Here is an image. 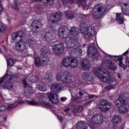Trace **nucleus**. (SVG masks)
Segmentation results:
<instances>
[{
  "instance_id": "nucleus-30",
  "label": "nucleus",
  "mask_w": 129,
  "mask_h": 129,
  "mask_svg": "<svg viewBox=\"0 0 129 129\" xmlns=\"http://www.w3.org/2000/svg\"><path fill=\"white\" fill-rule=\"evenodd\" d=\"M83 76L85 79L88 81H92V80L94 79V78L91 76V74L90 73H86L84 74Z\"/></svg>"
},
{
  "instance_id": "nucleus-36",
  "label": "nucleus",
  "mask_w": 129,
  "mask_h": 129,
  "mask_svg": "<svg viewBox=\"0 0 129 129\" xmlns=\"http://www.w3.org/2000/svg\"><path fill=\"white\" fill-rule=\"evenodd\" d=\"M5 58L7 61V66L9 67V66H13L14 65V63H15V61L13 59V58H10L7 57V56H5Z\"/></svg>"
},
{
  "instance_id": "nucleus-4",
  "label": "nucleus",
  "mask_w": 129,
  "mask_h": 129,
  "mask_svg": "<svg viewBox=\"0 0 129 129\" xmlns=\"http://www.w3.org/2000/svg\"><path fill=\"white\" fill-rule=\"evenodd\" d=\"M46 95L42 93H39L36 98H34L31 100H28L27 103L29 105L33 106H38V105H42V106H51V104L45 97Z\"/></svg>"
},
{
  "instance_id": "nucleus-16",
  "label": "nucleus",
  "mask_w": 129,
  "mask_h": 129,
  "mask_svg": "<svg viewBox=\"0 0 129 129\" xmlns=\"http://www.w3.org/2000/svg\"><path fill=\"white\" fill-rule=\"evenodd\" d=\"M46 96L51 103H53V104H58L59 103L58 95H56V94L48 93Z\"/></svg>"
},
{
  "instance_id": "nucleus-57",
  "label": "nucleus",
  "mask_w": 129,
  "mask_h": 129,
  "mask_svg": "<svg viewBox=\"0 0 129 129\" xmlns=\"http://www.w3.org/2000/svg\"><path fill=\"white\" fill-rule=\"evenodd\" d=\"M3 12V6L2 4L0 3V14Z\"/></svg>"
},
{
  "instance_id": "nucleus-22",
  "label": "nucleus",
  "mask_w": 129,
  "mask_h": 129,
  "mask_svg": "<svg viewBox=\"0 0 129 129\" xmlns=\"http://www.w3.org/2000/svg\"><path fill=\"white\" fill-rule=\"evenodd\" d=\"M44 39L46 42H52V41L55 40V36L51 32H47L44 35Z\"/></svg>"
},
{
  "instance_id": "nucleus-39",
  "label": "nucleus",
  "mask_w": 129,
  "mask_h": 129,
  "mask_svg": "<svg viewBox=\"0 0 129 129\" xmlns=\"http://www.w3.org/2000/svg\"><path fill=\"white\" fill-rule=\"evenodd\" d=\"M119 100L120 101L121 104H123V105H125L126 104V100L127 99L124 97V96L121 95L119 96L118 98Z\"/></svg>"
},
{
  "instance_id": "nucleus-48",
  "label": "nucleus",
  "mask_w": 129,
  "mask_h": 129,
  "mask_svg": "<svg viewBox=\"0 0 129 129\" xmlns=\"http://www.w3.org/2000/svg\"><path fill=\"white\" fill-rule=\"evenodd\" d=\"M3 120H7V116H5L4 117H0V126L2 125V121Z\"/></svg>"
},
{
  "instance_id": "nucleus-12",
  "label": "nucleus",
  "mask_w": 129,
  "mask_h": 129,
  "mask_svg": "<svg viewBox=\"0 0 129 129\" xmlns=\"http://www.w3.org/2000/svg\"><path fill=\"white\" fill-rule=\"evenodd\" d=\"M27 48V43L24 40H17L15 44V49L19 52L25 51Z\"/></svg>"
},
{
  "instance_id": "nucleus-20",
  "label": "nucleus",
  "mask_w": 129,
  "mask_h": 129,
  "mask_svg": "<svg viewBox=\"0 0 129 129\" xmlns=\"http://www.w3.org/2000/svg\"><path fill=\"white\" fill-rule=\"evenodd\" d=\"M23 36H24V32L22 31H19L12 34V39L14 41H16V42L17 41H21V40H24Z\"/></svg>"
},
{
  "instance_id": "nucleus-37",
  "label": "nucleus",
  "mask_w": 129,
  "mask_h": 129,
  "mask_svg": "<svg viewBox=\"0 0 129 129\" xmlns=\"http://www.w3.org/2000/svg\"><path fill=\"white\" fill-rule=\"evenodd\" d=\"M118 111L120 113L124 114V113H126L127 111H128V109L126 107L124 106H122L119 107Z\"/></svg>"
},
{
  "instance_id": "nucleus-42",
  "label": "nucleus",
  "mask_w": 129,
  "mask_h": 129,
  "mask_svg": "<svg viewBox=\"0 0 129 129\" xmlns=\"http://www.w3.org/2000/svg\"><path fill=\"white\" fill-rule=\"evenodd\" d=\"M27 44L30 46V47H33L34 45H35V42L33 40H32L31 39H28L27 41Z\"/></svg>"
},
{
  "instance_id": "nucleus-31",
  "label": "nucleus",
  "mask_w": 129,
  "mask_h": 129,
  "mask_svg": "<svg viewBox=\"0 0 129 129\" xmlns=\"http://www.w3.org/2000/svg\"><path fill=\"white\" fill-rule=\"evenodd\" d=\"M64 16L68 20H73L74 19V15L70 11L66 12Z\"/></svg>"
},
{
  "instance_id": "nucleus-9",
  "label": "nucleus",
  "mask_w": 129,
  "mask_h": 129,
  "mask_svg": "<svg viewBox=\"0 0 129 129\" xmlns=\"http://www.w3.org/2000/svg\"><path fill=\"white\" fill-rule=\"evenodd\" d=\"M107 12L106 9L100 5H96L93 9V15L95 19H101L103 15Z\"/></svg>"
},
{
  "instance_id": "nucleus-60",
  "label": "nucleus",
  "mask_w": 129,
  "mask_h": 129,
  "mask_svg": "<svg viewBox=\"0 0 129 129\" xmlns=\"http://www.w3.org/2000/svg\"><path fill=\"white\" fill-rule=\"evenodd\" d=\"M23 102H23V101H19V102H18V104H22V103H23Z\"/></svg>"
},
{
  "instance_id": "nucleus-46",
  "label": "nucleus",
  "mask_w": 129,
  "mask_h": 129,
  "mask_svg": "<svg viewBox=\"0 0 129 129\" xmlns=\"http://www.w3.org/2000/svg\"><path fill=\"white\" fill-rule=\"evenodd\" d=\"M82 106H80L77 108L75 109L74 111L75 112H81L82 111Z\"/></svg>"
},
{
  "instance_id": "nucleus-3",
  "label": "nucleus",
  "mask_w": 129,
  "mask_h": 129,
  "mask_svg": "<svg viewBox=\"0 0 129 129\" xmlns=\"http://www.w3.org/2000/svg\"><path fill=\"white\" fill-rule=\"evenodd\" d=\"M95 75L101 80L103 82H107V83H112L114 81L113 78L109 76V72L105 69L95 67L93 70Z\"/></svg>"
},
{
  "instance_id": "nucleus-6",
  "label": "nucleus",
  "mask_w": 129,
  "mask_h": 129,
  "mask_svg": "<svg viewBox=\"0 0 129 129\" xmlns=\"http://www.w3.org/2000/svg\"><path fill=\"white\" fill-rule=\"evenodd\" d=\"M66 39L65 42L68 49H75V52L80 55L82 53V50L79 47L80 44L77 40L69 37H67Z\"/></svg>"
},
{
  "instance_id": "nucleus-29",
  "label": "nucleus",
  "mask_w": 129,
  "mask_h": 129,
  "mask_svg": "<svg viewBox=\"0 0 129 129\" xmlns=\"http://www.w3.org/2000/svg\"><path fill=\"white\" fill-rule=\"evenodd\" d=\"M78 66V61L75 58L72 57L70 67L71 68H76Z\"/></svg>"
},
{
  "instance_id": "nucleus-50",
  "label": "nucleus",
  "mask_w": 129,
  "mask_h": 129,
  "mask_svg": "<svg viewBox=\"0 0 129 129\" xmlns=\"http://www.w3.org/2000/svg\"><path fill=\"white\" fill-rule=\"evenodd\" d=\"M113 88H114V86L112 85H109L106 87V89H108L109 90H110V89H113Z\"/></svg>"
},
{
  "instance_id": "nucleus-49",
  "label": "nucleus",
  "mask_w": 129,
  "mask_h": 129,
  "mask_svg": "<svg viewBox=\"0 0 129 129\" xmlns=\"http://www.w3.org/2000/svg\"><path fill=\"white\" fill-rule=\"evenodd\" d=\"M121 103L120 102V101L119 100H116L115 101V105H116V106H118L119 107V105H120V104Z\"/></svg>"
},
{
  "instance_id": "nucleus-2",
  "label": "nucleus",
  "mask_w": 129,
  "mask_h": 129,
  "mask_svg": "<svg viewBox=\"0 0 129 129\" xmlns=\"http://www.w3.org/2000/svg\"><path fill=\"white\" fill-rule=\"evenodd\" d=\"M79 34V29L77 27H73L70 31L67 27H61L58 31V36L61 39L70 38L75 39Z\"/></svg>"
},
{
  "instance_id": "nucleus-59",
  "label": "nucleus",
  "mask_w": 129,
  "mask_h": 129,
  "mask_svg": "<svg viewBox=\"0 0 129 129\" xmlns=\"http://www.w3.org/2000/svg\"><path fill=\"white\" fill-rule=\"evenodd\" d=\"M14 9H17L18 8V5L17 4V3H15V6L13 7Z\"/></svg>"
},
{
  "instance_id": "nucleus-55",
  "label": "nucleus",
  "mask_w": 129,
  "mask_h": 129,
  "mask_svg": "<svg viewBox=\"0 0 129 129\" xmlns=\"http://www.w3.org/2000/svg\"><path fill=\"white\" fill-rule=\"evenodd\" d=\"M57 117L59 119V120L60 121V122H62V120H63V118L61 116H57Z\"/></svg>"
},
{
  "instance_id": "nucleus-27",
  "label": "nucleus",
  "mask_w": 129,
  "mask_h": 129,
  "mask_svg": "<svg viewBox=\"0 0 129 129\" xmlns=\"http://www.w3.org/2000/svg\"><path fill=\"white\" fill-rule=\"evenodd\" d=\"M121 10L123 14L129 15V4H124L122 5Z\"/></svg>"
},
{
  "instance_id": "nucleus-53",
  "label": "nucleus",
  "mask_w": 129,
  "mask_h": 129,
  "mask_svg": "<svg viewBox=\"0 0 129 129\" xmlns=\"http://www.w3.org/2000/svg\"><path fill=\"white\" fill-rule=\"evenodd\" d=\"M126 65L129 68V58H127L126 60Z\"/></svg>"
},
{
  "instance_id": "nucleus-51",
  "label": "nucleus",
  "mask_w": 129,
  "mask_h": 129,
  "mask_svg": "<svg viewBox=\"0 0 129 129\" xmlns=\"http://www.w3.org/2000/svg\"><path fill=\"white\" fill-rule=\"evenodd\" d=\"M23 85L24 87H28L29 86V84L27 83V82H26V80H24L23 81Z\"/></svg>"
},
{
  "instance_id": "nucleus-33",
  "label": "nucleus",
  "mask_w": 129,
  "mask_h": 129,
  "mask_svg": "<svg viewBox=\"0 0 129 129\" xmlns=\"http://www.w3.org/2000/svg\"><path fill=\"white\" fill-rule=\"evenodd\" d=\"M107 56L111 58V59H112V60H114L115 61H120V62H121V61L123 60V57H122V56H113L109 54H107Z\"/></svg>"
},
{
  "instance_id": "nucleus-5",
  "label": "nucleus",
  "mask_w": 129,
  "mask_h": 129,
  "mask_svg": "<svg viewBox=\"0 0 129 129\" xmlns=\"http://www.w3.org/2000/svg\"><path fill=\"white\" fill-rule=\"evenodd\" d=\"M40 55L42 56V60L38 57L34 58L35 64L36 67H40V66H42L43 64L44 65H48V62H49V57L48 56L49 54L48 53V49H47L46 47H44L41 50Z\"/></svg>"
},
{
  "instance_id": "nucleus-40",
  "label": "nucleus",
  "mask_w": 129,
  "mask_h": 129,
  "mask_svg": "<svg viewBox=\"0 0 129 129\" xmlns=\"http://www.w3.org/2000/svg\"><path fill=\"white\" fill-rule=\"evenodd\" d=\"M39 79L40 77L33 76L30 78V79H29V81L31 82V83H35V82H36V81H37V80H39Z\"/></svg>"
},
{
  "instance_id": "nucleus-25",
  "label": "nucleus",
  "mask_w": 129,
  "mask_h": 129,
  "mask_svg": "<svg viewBox=\"0 0 129 129\" xmlns=\"http://www.w3.org/2000/svg\"><path fill=\"white\" fill-rule=\"evenodd\" d=\"M72 58V57H67L63 59L62 64L64 67H66V68L70 67Z\"/></svg>"
},
{
  "instance_id": "nucleus-18",
  "label": "nucleus",
  "mask_w": 129,
  "mask_h": 129,
  "mask_svg": "<svg viewBox=\"0 0 129 129\" xmlns=\"http://www.w3.org/2000/svg\"><path fill=\"white\" fill-rule=\"evenodd\" d=\"M91 121L96 124H101L103 122L102 116L99 114H96L91 118Z\"/></svg>"
},
{
  "instance_id": "nucleus-13",
  "label": "nucleus",
  "mask_w": 129,
  "mask_h": 129,
  "mask_svg": "<svg viewBox=\"0 0 129 129\" xmlns=\"http://www.w3.org/2000/svg\"><path fill=\"white\" fill-rule=\"evenodd\" d=\"M87 54L90 57H93L95 59H97L98 53H97V49L94 45H90L88 47Z\"/></svg>"
},
{
  "instance_id": "nucleus-54",
  "label": "nucleus",
  "mask_w": 129,
  "mask_h": 129,
  "mask_svg": "<svg viewBox=\"0 0 129 129\" xmlns=\"http://www.w3.org/2000/svg\"><path fill=\"white\" fill-rule=\"evenodd\" d=\"M67 100V98H66V97H61L60 98L61 101H66Z\"/></svg>"
},
{
  "instance_id": "nucleus-15",
  "label": "nucleus",
  "mask_w": 129,
  "mask_h": 129,
  "mask_svg": "<svg viewBox=\"0 0 129 129\" xmlns=\"http://www.w3.org/2000/svg\"><path fill=\"white\" fill-rule=\"evenodd\" d=\"M50 89L52 92L59 93V91L60 90H65V89H66V87L55 83L51 84Z\"/></svg>"
},
{
  "instance_id": "nucleus-24",
  "label": "nucleus",
  "mask_w": 129,
  "mask_h": 129,
  "mask_svg": "<svg viewBox=\"0 0 129 129\" xmlns=\"http://www.w3.org/2000/svg\"><path fill=\"white\" fill-rule=\"evenodd\" d=\"M116 20L117 23L120 25L123 24V22H124V17H123L122 13H116Z\"/></svg>"
},
{
  "instance_id": "nucleus-38",
  "label": "nucleus",
  "mask_w": 129,
  "mask_h": 129,
  "mask_svg": "<svg viewBox=\"0 0 129 129\" xmlns=\"http://www.w3.org/2000/svg\"><path fill=\"white\" fill-rule=\"evenodd\" d=\"M44 79L46 82H50L53 80V76L51 74L47 73L44 77Z\"/></svg>"
},
{
  "instance_id": "nucleus-1",
  "label": "nucleus",
  "mask_w": 129,
  "mask_h": 129,
  "mask_svg": "<svg viewBox=\"0 0 129 129\" xmlns=\"http://www.w3.org/2000/svg\"><path fill=\"white\" fill-rule=\"evenodd\" d=\"M84 20H85V15L81 14L79 18V21H80L81 23H83L80 27L81 32L87 39H88L95 35L96 29L94 26L87 27V24L84 22Z\"/></svg>"
},
{
  "instance_id": "nucleus-52",
  "label": "nucleus",
  "mask_w": 129,
  "mask_h": 129,
  "mask_svg": "<svg viewBox=\"0 0 129 129\" xmlns=\"http://www.w3.org/2000/svg\"><path fill=\"white\" fill-rule=\"evenodd\" d=\"M117 128V126L115 125H113L112 126H110V129H116Z\"/></svg>"
},
{
  "instance_id": "nucleus-35",
  "label": "nucleus",
  "mask_w": 129,
  "mask_h": 129,
  "mask_svg": "<svg viewBox=\"0 0 129 129\" xmlns=\"http://www.w3.org/2000/svg\"><path fill=\"white\" fill-rule=\"evenodd\" d=\"M34 90H33V88L32 87H29L28 88L27 91V97L30 98L32 99V96H34Z\"/></svg>"
},
{
  "instance_id": "nucleus-45",
  "label": "nucleus",
  "mask_w": 129,
  "mask_h": 129,
  "mask_svg": "<svg viewBox=\"0 0 129 129\" xmlns=\"http://www.w3.org/2000/svg\"><path fill=\"white\" fill-rule=\"evenodd\" d=\"M6 106L4 105H0V113H2V112H5L6 111Z\"/></svg>"
},
{
  "instance_id": "nucleus-56",
  "label": "nucleus",
  "mask_w": 129,
  "mask_h": 129,
  "mask_svg": "<svg viewBox=\"0 0 129 129\" xmlns=\"http://www.w3.org/2000/svg\"><path fill=\"white\" fill-rule=\"evenodd\" d=\"M64 112H66L67 113H68L69 111H70V108H67L64 110Z\"/></svg>"
},
{
  "instance_id": "nucleus-28",
  "label": "nucleus",
  "mask_w": 129,
  "mask_h": 129,
  "mask_svg": "<svg viewBox=\"0 0 129 129\" xmlns=\"http://www.w3.org/2000/svg\"><path fill=\"white\" fill-rule=\"evenodd\" d=\"M111 120L113 123L118 124V123H120V121H121V118L119 115H115L113 116Z\"/></svg>"
},
{
  "instance_id": "nucleus-61",
  "label": "nucleus",
  "mask_w": 129,
  "mask_h": 129,
  "mask_svg": "<svg viewBox=\"0 0 129 129\" xmlns=\"http://www.w3.org/2000/svg\"><path fill=\"white\" fill-rule=\"evenodd\" d=\"M36 2H42V0H35Z\"/></svg>"
},
{
  "instance_id": "nucleus-17",
  "label": "nucleus",
  "mask_w": 129,
  "mask_h": 129,
  "mask_svg": "<svg viewBox=\"0 0 129 129\" xmlns=\"http://www.w3.org/2000/svg\"><path fill=\"white\" fill-rule=\"evenodd\" d=\"M102 64L107 66L110 70H116L117 69L116 65L114 64V62L111 60H103Z\"/></svg>"
},
{
  "instance_id": "nucleus-58",
  "label": "nucleus",
  "mask_w": 129,
  "mask_h": 129,
  "mask_svg": "<svg viewBox=\"0 0 129 129\" xmlns=\"http://www.w3.org/2000/svg\"><path fill=\"white\" fill-rule=\"evenodd\" d=\"M128 50H126L124 53H123V54H122V55L123 56V55H126L127 54H128Z\"/></svg>"
},
{
  "instance_id": "nucleus-64",
  "label": "nucleus",
  "mask_w": 129,
  "mask_h": 129,
  "mask_svg": "<svg viewBox=\"0 0 129 129\" xmlns=\"http://www.w3.org/2000/svg\"><path fill=\"white\" fill-rule=\"evenodd\" d=\"M5 52H4L3 53H6L7 52V49L6 48L5 49Z\"/></svg>"
},
{
  "instance_id": "nucleus-63",
  "label": "nucleus",
  "mask_w": 129,
  "mask_h": 129,
  "mask_svg": "<svg viewBox=\"0 0 129 129\" xmlns=\"http://www.w3.org/2000/svg\"><path fill=\"white\" fill-rule=\"evenodd\" d=\"M90 127H91V128H93V126L90 125Z\"/></svg>"
},
{
  "instance_id": "nucleus-11",
  "label": "nucleus",
  "mask_w": 129,
  "mask_h": 129,
  "mask_svg": "<svg viewBox=\"0 0 129 129\" xmlns=\"http://www.w3.org/2000/svg\"><path fill=\"white\" fill-rule=\"evenodd\" d=\"M62 17H63V14L61 12H57L52 13L48 19L50 22H52V24H56L61 20Z\"/></svg>"
},
{
  "instance_id": "nucleus-7",
  "label": "nucleus",
  "mask_w": 129,
  "mask_h": 129,
  "mask_svg": "<svg viewBox=\"0 0 129 129\" xmlns=\"http://www.w3.org/2000/svg\"><path fill=\"white\" fill-rule=\"evenodd\" d=\"M13 76L12 75H7V74L0 79V84H2L4 81H7L4 85V88L9 89V90H16V86L14 85V83L12 82Z\"/></svg>"
},
{
  "instance_id": "nucleus-41",
  "label": "nucleus",
  "mask_w": 129,
  "mask_h": 129,
  "mask_svg": "<svg viewBox=\"0 0 129 129\" xmlns=\"http://www.w3.org/2000/svg\"><path fill=\"white\" fill-rule=\"evenodd\" d=\"M79 95H80V96H83V97H89V98H93V97H94V95H88L87 93H85V94H83L82 92H79Z\"/></svg>"
},
{
  "instance_id": "nucleus-62",
  "label": "nucleus",
  "mask_w": 129,
  "mask_h": 129,
  "mask_svg": "<svg viewBox=\"0 0 129 129\" xmlns=\"http://www.w3.org/2000/svg\"><path fill=\"white\" fill-rule=\"evenodd\" d=\"M71 95H72V96H73V97H74V96L73 95V92H71Z\"/></svg>"
},
{
  "instance_id": "nucleus-19",
  "label": "nucleus",
  "mask_w": 129,
  "mask_h": 129,
  "mask_svg": "<svg viewBox=\"0 0 129 129\" xmlns=\"http://www.w3.org/2000/svg\"><path fill=\"white\" fill-rule=\"evenodd\" d=\"M31 27L33 28V34L35 35V34H38L39 33V28L41 27V23L38 21L36 20L32 22L31 24Z\"/></svg>"
},
{
  "instance_id": "nucleus-47",
  "label": "nucleus",
  "mask_w": 129,
  "mask_h": 129,
  "mask_svg": "<svg viewBox=\"0 0 129 129\" xmlns=\"http://www.w3.org/2000/svg\"><path fill=\"white\" fill-rule=\"evenodd\" d=\"M118 65L120 67L123 68V70H125V69H126V66L123 64L122 62L120 61L119 63H118Z\"/></svg>"
},
{
  "instance_id": "nucleus-32",
  "label": "nucleus",
  "mask_w": 129,
  "mask_h": 129,
  "mask_svg": "<svg viewBox=\"0 0 129 129\" xmlns=\"http://www.w3.org/2000/svg\"><path fill=\"white\" fill-rule=\"evenodd\" d=\"M54 2V0H44L43 5L45 7H48V8H50L51 6H53Z\"/></svg>"
},
{
  "instance_id": "nucleus-10",
  "label": "nucleus",
  "mask_w": 129,
  "mask_h": 129,
  "mask_svg": "<svg viewBox=\"0 0 129 129\" xmlns=\"http://www.w3.org/2000/svg\"><path fill=\"white\" fill-rule=\"evenodd\" d=\"M98 108L101 111L107 112L111 108V104L107 101L102 100L99 104Z\"/></svg>"
},
{
  "instance_id": "nucleus-43",
  "label": "nucleus",
  "mask_w": 129,
  "mask_h": 129,
  "mask_svg": "<svg viewBox=\"0 0 129 129\" xmlns=\"http://www.w3.org/2000/svg\"><path fill=\"white\" fill-rule=\"evenodd\" d=\"M16 106H17V104H16V103H9L8 104L7 109H12V108H14V107H16Z\"/></svg>"
},
{
  "instance_id": "nucleus-8",
  "label": "nucleus",
  "mask_w": 129,
  "mask_h": 129,
  "mask_svg": "<svg viewBox=\"0 0 129 129\" xmlns=\"http://www.w3.org/2000/svg\"><path fill=\"white\" fill-rule=\"evenodd\" d=\"M56 79L59 81L71 84L73 82L72 77L66 71H60L56 74Z\"/></svg>"
},
{
  "instance_id": "nucleus-21",
  "label": "nucleus",
  "mask_w": 129,
  "mask_h": 129,
  "mask_svg": "<svg viewBox=\"0 0 129 129\" xmlns=\"http://www.w3.org/2000/svg\"><path fill=\"white\" fill-rule=\"evenodd\" d=\"M81 67L83 70H89L90 69V64L87 59H84L81 61Z\"/></svg>"
},
{
  "instance_id": "nucleus-26",
  "label": "nucleus",
  "mask_w": 129,
  "mask_h": 129,
  "mask_svg": "<svg viewBox=\"0 0 129 129\" xmlns=\"http://www.w3.org/2000/svg\"><path fill=\"white\" fill-rule=\"evenodd\" d=\"M37 87L40 91H46L47 90V87H46V83L43 82H37Z\"/></svg>"
},
{
  "instance_id": "nucleus-23",
  "label": "nucleus",
  "mask_w": 129,
  "mask_h": 129,
  "mask_svg": "<svg viewBox=\"0 0 129 129\" xmlns=\"http://www.w3.org/2000/svg\"><path fill=\"white\" fill-rule=\"evenodd\" d=\"M87 127L88 124L83 121H78L76 125V129H87Z\"/></svg>"
},
{
  "instance_id": "nucleus-14",
  "label": "nucleus",
  "mask_w": 129,
  "mask_h": 129,
  "mask_svg": "<svg viewBox=\"0 0 129 129\" xmlns=\"http://www.w3.org/2000/svg\"><path fill=\"white\" fill-rule=\"evenodd\" d=\"M65 47L62 43H59L54 45L52 48L53 51L56 55H59V54H62L64 52Z\"/></svg>"
},
{
  "instance_id": "nucleus-34",
  "label": "nucleus",
  "mask_w": 129,
  "mask_h": 129,
  "mask_svg": "<svg viewBox=\"0 0 129 129\" xmlns=\"http://www.w3.org/2000/svg\"><path fill=\"white\" fill-rule=\"evenodd\" d=\"M78 2H85V0H63V4L64 5H67V4H76V3H78Z\"/></svg>"
},
{
  "instance_id": "nucleus-44",
  "label": "nucleus",
  "mask_w": 129,
  "mask_h": 129,
  "mask_svg": "<svg viewBox=\"0 0 129 129\" xmlns=\"http://www.w3.org/2000/svg\"><path fill=\"white\" fill-rule=\"evenodd\" d=\"M6 30V26L4 25V23L0 22V33L4 32Z\"/></svg>"
}]
</instances>
